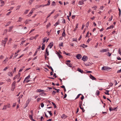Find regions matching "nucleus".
<instances>
[{
	"label": "nucleus",
	"mask_w": 121,
	"mask_h": 121,
	"mask_svg": "<svg viewBox=\"0 0 121 121\" xmlns=\"http://www.w3.org/2000/svg\"><path fill=\"white\" fill-rule=\"evenodd\" d=\"M59 46L60 47L63 46V43H60L59 45Z\"/></svg>",
	"instance_id": "obj_43"
},
{
	"label": "nucleus",
	"mask_w": 121,
	"mask_h": 121,
	"mask_svg": "<svg viewBox=\"0 0 121 121\" xmlns=\"http://www.w3.org/2000/svg\"><path fill=\"white\" fill-rule=\"evenodd\" d=\"M78 24H77L76 25V27H75V29H74L73 30V31H75V30H76L78 28Z\"/></svg>",
	"instance_id": "obj_36"
},
{
	"label": "nucleus",
	"mask_w": 121,
	"mask_h": 121,
	"mask_svg": "<svg viewBox=\"0 0 121 121\" xmlns=\"http://www.w3.org/2000/svg\"><path fill=\"white\" fill-rule=\"evenodd\" d=\"M39 35H36L33 38V39H36L37 37L39 36Z\"/></svg>",
	"instance_id": "obj_38"
},
{
	"label": "nucleus",
	"mask_w": 121,
	"mask_h": 121,
	"mask_svg": "<svg viewBox=\"0 0 121 121\" xmlns=\"http://www.w3.org/2000/svg\"><path fill=\"white\" fill-rule=\"evenodd\" d=\"M33 13V11L32 10H31L30 12L28 14V16H31L32 14Z\"/></svg>",
	"instance_id": "obj_25"
},
{
	"label": "nucleus",
	"mask_w": 121,
	"mask_h": 121,
	"mask_svg": "<svg viewBox=\"0 0 121 121\" xmlns=\"http://www.w3.org/2000/svg\"><path fill=\"white\" fill-rule=\"evenodd\" d=\"M30 75H29L27 77L25 78V79L23 81V82H25L26 80L29 79V78H30Z\"/></svg>",
	"instance_id": "obj_14"
},
{
	"label": "nucleus",
	"mask_w": 121,
	"mask_h": 121,
	"mask_svg": "<svg viewBox=\"0 0 121 121\" xmlns=\"http://www.w3.org/2000/svg\"><path fill=\"white\" fill-rule=\"evenodd\" d=\"M0 1L1 2V3L2 4L1 5V7L3 6L4 4V1H3V0H0Z\"/></svg>",
	"instance_id": "obj_17"
},
{
	"label": "nucleus",
	"mask_w": 121,
	"mask_h": 121,
	"mask_svg": "<svg viewBox=\"0 0 121 121\" xmlns=\"http://www.w3.org/2000/svg\"><path fill=\"white\" fill-rule=\"evenodd\" d=\"M53 77H55V78H56V77H57V76L56 75V74L55 73L53 75Z\"/></svg>",
	"instance_id": "obj_60"
},
{
	"label": "nucleus",
	"mask_w": 121,
	"mask_h": 121,
	"mask_svg": "<svg viewBox=\"0 0 121 121\" xmlns=\"http://www.w3.org/2000/svg\"><path fill=\"white\" fill-rule=\"evenodd\" d=\"M59 16V15L58 14H57L54 17V18L55 19H56V18L58 16Z\"/></svg>",
	"instance_id": "obj_54"
},
{
	"label": "nucleus",
	"mask_w": 121,
	"mask_h": 121,
	"mask_svg": "<svg viewBox=\"0 0 121 121\" xmlns=\"http://www.w3.org/2000/svg\"><path fill=\"white\" fill-rule=\"evenodd\" d=\"M82 101H80L79 102V107L82 110H83V108H82L81 107V105H82Z\"/></svg>",
	"instance_id": "obj_10"
},
{
	"label": "nucleus",
	"mask_w": 121,
	"mask_h": 121,
	"mask_svg": "<svg viewBox=\"0 0 121 121\" xmlns=\"http://www.w3.org/2000/svg\"><path fill=\"white\" fill-rule=\"evenodd\" d=\"M15 86H12L11 87V90L12 91H13L14 90V89L15 88Z\"/></svg>",
	"instance_id": "obj_24"
},
{
	"label": "nucleus",
	"mask_w": 121,
	"mask_h": 121,
	"mask_svg": "<svg viewBox=\"0 0 121 121\" xmlns=\"http://www.w3.org/2000/svg\"><path fill=\"white\" fill-rule=\"evenodd\" d=\"M13 7H11L10 8V9H9L8 11H10L11 10H12V9H13Z\"/></svg>",
	"instance_id": "obj_62"
},
{
	"label": "nucleus",
	"mask_w": 121,
	"mask_h": 121,
	"mask_svg": "<svg viewBox=\"0 0 121 121\" xmlns=\"http://www.w3.org/2000/svg\"><path fill=\"white\" fill-rule=\"evenodd\" d=\"M9 68V67H5V68L3 69V70L4 71H6L7 69H8Z\"/></svg>",
	"instance_id": "obj_51"
},
{
	"label": "nucleus",
	"mask_w": 121,
	"mask_h": 121,
	"mask_svg": "<svg viewBox=\"0 0 121 121\" xmlns=\"http://www.w3.org/2000/svg\"><path fill=\"white\" fill-rule=\"evenodd\" d=\"M118 10H119V17L121 15V9L120 8H118Z\"/></svg>",
	"instance_id": "obj_37"
},
{
	"label": "nucleus",
	"mask_w": 121,
	"mask_h": 121,
	"mask_svg": "<svg viewBox=\"0 0 121 121\" xmlns=\"http://www.w3.org/2000/svg\"><path fill=\"white\" fill-rule=\"evenodd\" d=\"M7 106H4L2 109L3 110H5L6 109Z\"/></svg>",
	"instance_id": "obj_52"
},
{
	"label": "nucleus",
	"mask_w": 121,
	"mask_h": 121,
	"mask_svg": "<svg viewBox=\"0 0 121 121\" xmlns=\"http://www.w3.org/2000/svg\"><path fill=\"white\" fill-rule=\"evenodd\" d=\"M29 11V10H26V11L24 12V14H27L28 13V12Z\"/></svg>",
	"instance_id": "obj_32"
},
{
	"label": "nucleus",
	"mask_w": 121,
	"mask_h": 121,
	"mask_svg": "<svg viewBox=\"0 0 121 121\" xmlns=\"http://www.w3.org/2000/svg\"><path fill=\"white\" fill-rule=\"evenodd\" d=\"M78 4H79L82 5L84 4V3L83 2V1H82V0L81 1H79L78 3Z\"/></svg>",
	"instance_id": "obj_15"
},
{
	"label": "nucleus",
	"mask_w": 121,
	"mask_h": 121,
	"mask_svg": "<svg viewBox=\"0 0 121 121\" xmlns=\"http://www.w3.org/2000/svg\"><path fill=\"white\" fill-rule=\"evenodd\" d=\"M90 78L92 80H95L96 79V78L94 77L91 74H90Z\"/></svg>",
	"instance_id": "obj_9"
},
{
	"label": "nucleus",
	"mask_w": 121,
	"mask_h": 121,
	"mask_svg": "<svg viewBox=\"0 0 121 121\" xmlns=\"http://www.w3.org/2000/svg\"><path fill=\"white\" fill-rule=\"evenodd\" d=\"M22 19V18L20 17L19 18V20L18 22H21Z\"/></svg>",
	"instance_id": "obj_40"
},
{
	"label": "nucleus",
	"mask_w": 121,
	"mask_h": 121,
	"mask_svg": "<svg viewBox=\"0 0 121 121\" xmlns=\"http://www.w3.org/2000/svg\"><path fill=\"white\" fill-rule=\"evenodd\" d=\"M99 90H97L96 92V95H98L99 94Z\"/></svg>",
	"instance_id": "obj_35"
},
{
	"label": "nucleus",
	"mask_w": 121,
	"mask_h": 121,
	"mask_svg": "<svg viewBox=\"0 0 121 121\" xmlns=\"http://www.w3.org/2000/svg\"><path fill=\"white\" fill-rule=\"evenodd\" d=\"M8 40V38H6L4 39V40H2V45H4V47H5V45L6 43V42Z\"/></svg>",
	"instance_id": "obj_1"
},
{
	"label": "nucleus",
	"mask_w": 121,
	"mask_h": 121,
	"mask_svg": "<svg viewBox=\"0 0 121 121\" xmlns=\"http://www.w3.org/2000/svg\"><path fill=\"white\" fill-rule=\"evenodd\" d=\"M47 66L48 67V68L49 69H51V70H52V72H53V71H54L53 70L51 66H50L48 65H47Z\"/></svg>",
	"instance_id": "obj_23"
},
{
	"label": "nucleus",
	"mask_w": 121,
	"mask_h": 121,
	"mask_svg": "<svg viewBox=\"0 0 121 121\" xmlns=\"http://www.w3.org/2000/svg\"><path fill=\"white\" fill-rule=\"evenodd\" d=\"M67 96V95L65 93V95H64V97L63 98L64 99L65 98H66Z\"/></svg>",
	"instance_id": "obj_61"
},
{
	"label": "nucleus",
	"mask_w": 121,
	"mask_h": 121,
	"mask_svg": "<svg viewBox=\"0 0 121 121\" xmlns=\"http://www.w3.org/2000/svg\"><path fill=\"white\" fill-rule=\"evenodd\" d=\"M41 107L42 108H43L44 106V104L43 103H42L41 104Z\"/></svg>",
	"instance_id": "obj_58"
},
{
	"label": "nucleus",
	"mask_w": 121,
	"mask_h": 121,
	"mask_svg": "<svg viewBox=\"0 0 121 121\" xmlns=\"http://www.w3.org/2000/svg\"><path fill=\"white\" fill-rule=\"evenodd\" d=\"M92 8H94V9L95 10V9L97 8V7L95 6H94L93 7H92Z\"/></svg>",
	"instance_id": "obj_57"
},
{
	"label": "nucleus",
	"mask_w": 121,
	"mask_h": 121,
	"mask_svg": "<svg viewBox=\"0 0 121 121\" xmlns=\"http://www.w3.org/2000/svg\"><path fill=\"white\" fill-rule=\"evenodd\" d=\"M17 75L18 76V78H19L20 75V73H19Z\"/></svg>",
	"instance_id": "obj_55"
},
{
	"label": "nucleus",
	"mask_w": 121,
	"mask_h": 121,
	"mask_svg": "<svg viewBox=\"0 0 121 121\" xmlns=\"http://www.w3.org/2000/svg\"><path fill=\"white\" fill-rule=\"evenodd\" d=\"M57 55L59 57V58H62V56L61 55L60 53H59L58 52H57Z\"/></svg>",
	"instance_id": "obj_11"
},
{
	"label": "nucleus",
	"mask_w": 121,
	"mask_h": 121,
	"mask_svg": "<svg viewBox=\"0 0 121 121\" xmlns=\"http://www.w3.org/2000/svg\"><path fill=\"white\" fill-rule=\"evenodd\" d=\"M109 51V50L108 48L106 49H102L100 50V52H108Z\"/></svg>",
	"instance_id": "obj_3"
},
{
	"label": "nucleus",
	"mask_w": 121,
	"mask_h": 121,
	"mask_svg": "<svg viewBox=\"0 0 121 121\" xmlns=\"http://www.w3.org/2000/svg\"><path fill=\"white\" fill-rule=\"evenodd\" d=\"M82 57L81 55L80 54H78L76 56V57L78 59H80Z\"/></svg>",
	"instance_id": "obj_7"
},
{
	"label": "nucleus",
	"mask_w": 121,
	"mask_h": 121,
	"mask_svg": "<svg viewBox=\"0 0 121 121\" xmlns=\"http://www.w3.org/2000/svg\"><path fill=\"white\" fill-rule=\"evenodd\" d=\"M17 78L18 79V76L17 75H16V76H15L14 78H13V80H14L15 79H16Z\"/></svg>",
	"instance_id": "obj_44"
},
{
	"label": "nucleus",
	"mask_w": 121,
	"mask_h": 121,
	"mask_svg": "<svg viewBox=\"0 0 121 121\" xmlns=\"http://www.w3.org/2000/svg\"><path fill=\"white\" fill-rule=\"evenodd\" d=\"M32 116H32V115H29V117L30 119L31 120H32V121H35V120L34 119H33Z\"/></svg>",
	"instance_id": "obj_21"
},
{
	"label": "nucleus",
	"mask_w": 121,
	"mask_h": 121,
	"mask_svg": "<svg viewBox=\"0 0 121 121\" xmlns=\"http://www.w3.org/2000/svg\"><path fill=\"white\" fill-rule=\"evenodd\" d=\"M17 45H16L14 44L13 46V48H16Z\"/></svg>",
	"instance_id": "obj_63"
},
{
	"label": "nucleus",
	"mask_w": 121,
	"mask_h": 121,
	"mask_svg": "<svg viewBox=\"0 0 121 121\" xmlns=\"http://www.w3.org/2000/svg\"><path fill=\"white\" fill-rule=\"evenodd\" d=\"M110 69V68H108V67H102V70H104V71H108V69Z\"/></svg>",
	"instance_id": "obj_4"
},
{
	"label": "nucleus",
	"mask_w": 121,
	"mask_h": 121,
	"mask_svg": "<svg viewBox=\"0 0 121 121\" xmlns=\"http://www.w3.org/2000/svg\"><path fill=\"white\" fill-rule=\"evenodd\" d=\"M65 30H64L63 32L62 33V35L63 37H65Z\"/></svg>",
	"instance_id": "obj_31"
},
{
	"label": "nucleus",
	"mask_w": 121,
	"mask_h": 121,
	"mask_svg": "<svg viewBox=\"0 0 121 121\" xmlns=\"http://www.w3.org/2000/svg\"><path fill=\"white\" fill-rule=\"evenodd\" d=\"M42 44L43 45L41 49L42 50H43L44 49L45 45L43 43H42Z\"/></svg>",
	"instance_id": "obj_22"
},
{
	"label": "nucleus",
	"mask_w": 121,
	"mask_h": 121,
	"mask_svg": "<svg viewBox=\"0 0 121 121\" xmlns=\"http://www.w3.org/2000/svg\"><path fill=\"white\" fill-rule=\"evenodd\" d=\"M34 0H30V1L29 2V3L30 5H31L33 3Z\"/></svg>",
	"instance_id": "obj_29"
},
{
	"label": "nucleus",
	"mask_w": 121,
	"mask_h": 121,
	"mask_svg": "<svg viewBox=\"0 0 121 121\" xmlns=\"http://www.w3.org/2000/svg\"><path fill=\"white\" fill-rule=\"evenodd\" d=\"M52 104H53V105L54 106V107L55 108H56V105L53 102H52Z\"/></svg>",
	"instance_id": "obj_34"
},
{
	"label": "nucleus",
	"mask_w": 121,
	"mask_h": 121,
	"mask_svg": "<svg viewBox=\"0 0 121 121\" xmlns=\"http://www.w3.org/2000/svg\"><path fill=\"white\" fill-rule=\"evenodd\" d=\"M56 92V91H53L52 92V94L53 95H55Z\"/></svg>",
	"instance_id": "obj_64"
},
{
	"label": "nucleus",
	"mask_w": 121,
	"mask_h": 121,
	"mask_svg": "<svg viewBox=\"0 0 121 121\" xmlns=\"http://www.w3.org/2000/svg\"><path fill=\"white\" fill-rule=\"evenodd\" d=\"M37 50H36L34 54V56H35L37 54Z\"/></svg>",
	"instance_id": "obj_53"
},
{
	"label": "nucleus",
	"mask_w": 121,
	"mask_h": 121,
	"mask_svg": "<svg viewBox=\"0 0 121 121\" xmlns=\"http://www.w3.org/2000/svg\"><path fill=\"white\" fill-rule=\"evenodd\" d=\"M13 55V53H12V54L11 55V56H10V57L9 58V59H11L12 58V57Z\"/></svg>",
	"instance_id": "obj_56"
},
{
	"label": "nucleus",
	"mask_w": 121,
	"mask_h": 121,
	"mask_svg": "<svg viewBox=\"0 0 121 121\" xmlns=\"http://www.w3.org/2000/svg\"><path fill=\"white\" fill-rule=\"evenodd\" d=\"M8 74L9 76H13V74L12 73L9 72L8 73Z\"/></svg>",
	"instance_id": "obj_28"
},
{
	"label": "nucleus",
	"mask_w": 121,
	"mask_h": 121,
	"mask_svg": "<svg viewBox=\"0 0 121 121\" xmlns=\"http://www.w3.org/2000/svg\"><path fill=\"white\" fill-rule=\"evenodd\" d=\"M105 90L106 91V92H104V93L105 94L108 95H109V94L108 93V92L109 91L107 90H106L105 89Z\"/></svg>",
	"instance_id": "obj_18"
},
{
	"label": "nucleus",
	"mask_w": 121,
	"mask_h": 121,
	"mask_svg": "<svg viewBox=\"0 0 121 121\" xmlns=\"http://www.w3.org/2000/svg\"><path fill=\"white\" fill-rule=\"evenodd\" d=\"M114 27V26L112 25L111 26H110L109 27H107L106 29V30H107L109 29H110L111 28H112Z\"/></svg>",
	"instance_id": "obj_20"
},
{
	"label": "nucleus",
	"mask_w": 121,
	"mask_h": 121,
	"mask_svg": "<svg viewBox=\"0 0 121 121\" xmlns=\"http://www.w3.org/2000/svg\"><path fill=\"white\" fill-rule=\"evenodd\" d=\"M92 63L90 62H87L86 63H85V65L86 66H88L91 65H92Z\"/></svg>",
	"instance_id": "obj_8"
},
{
	"label": "nucleus",
	"mask_w": 121,
	"mask_h": 121,
	"mask_svg": "<svg viewBox=\"0 0 121 121\" xmlns=\"http://www.w3.org/2000/svg\"><path fill=\"white\" fill-rule=\"evenodd\" d=\"M44 120V118L42 116L40 118V121H43Z\"/></svg>",
	"instance_id": "obj_49"
},
{
	"label": "nucleus",
	"mask_w": 121,
	"mask_h": 121,
	"mask_svg": "<svg viewBox=\"0 0 121 121\" xmlns=\"http://www.w3.org/2000/svg\"><path fill=\"white\" fill-rule=\"evenodd\" d=\"M89 22H87L86 23V26L87 27V28H88V26L89 25Z\"/></svg>",
	"instance_id": "obj_42"
},
{
	"label": "nucleus",
	"mask_w": 121,
	"mask_h": 121,
	"mask_svg": "<svg viewBox=\"0 0 121 121\" xmlns=\"http://www.w3.org/2000/svg\"><path fill=\"white\" fill-rule=\"evenodd\" d=\"M82 47H83V48H85L87 46L86 45H85L84 44H83L81 46Z\"/></svg>",
	"instance_id": "obj_41"
},
{
	"label": "nucleus",
	"mask_w": 121,
	"mask_h": 121,
	"mask_svg": "<svg viewBox=\"0 0 121 121\" xmlns=\"http://www.w3.org/2000/svg\"><path fill=\"white\" fill-rule=\"evenodd\" d=\"M8 58L6 57V59L4 60L3 61V63H4V64H5L6 63V62L8 61Z\"/></svg>",
	"instance_id": "obj_16"
},
{
	"label": "nucleus",
	"mask_w": 121,
	"mask_h": 121,
	"mask_svg": "<svg viewBox=\"0 0 121 121\" xmlns=\"http://www.w3.org/2000/svg\"><path fill=\"white\" fill-rule=\"evenodd\" d=\"M108 56H110L111 55V53H110L109 52H108Z\"/></svg>",
	"instance_id": "obj_48"
},
{
	"label": "nucleus",
	"mask_w": 121,
	"mask_h": 121,
	"mask_svg": "<svg viewBox=\"0 0 121 121\" xmlns=\"http://www.w3.org/2000/svg\"><path fill=\"white\" fill-rule=\"evenodd\" d=\"M53 43L52 42H51L48 45L47 47V48H48V47H50V48H51L53 46Z\"/></svg>",
	"instance_id": "obj_5"
},
{
	"label": "nucleus",
	"mask_w": 121,
	"mask_h": 121,
	"mask_svg": "<svg viewBox=\"0 0 121 121\" xmlns=\"http://www.w3.org/2000/svg\"><path fill=\"white\" fill-rule=\"evenodd\" d=\"M16 82L15 81H14L12 84V86H15V84Z\"/></svg>",
	"instance_id": "obj_33"
},
{
	"label": "nucleus",
	"mask_w": 121,
	"mask_h": 121,
	"mask_svg": "<svg viewBox=\"0 0 121 121\" xmlns=\"http://www.w3.org/2000/svg\"><path fill=\"white\" fill-rule=\"evenodd\" d=\"M88 59V57L87 56H84L82 58V60L84 61H87Z\"/></svg>",
	"instance_id": "obj_2"
},
{
	"label": "nucleus",
	"mask_w": 121,
	"mask_h": 121,
	"mask_svg": "<svg viewBox=\"0 0 121 121\" xmlns=\"http://www.w3.org/2000/svg\"><path fill=\"white\" fill-rule=\"evenodd\" d=\"M56 5V3L55 2L53 1L52 3V5L55 6Z\"/></svg>",
	"instance_id": "obj_39"
},
{
	"label": "nucleus",
	"mask_w": 121,
	"mask_h": 121,
	"mask_svg": "<svg viewBox=\"0 0 121 121\" xmlns=\"http://www.w3.org/2000/svg\"><path fill=\"white\" fill-rule=\"evenodd\" d=\"M66 64L69 67H72V65L70 63H66Z\"/></svg>",
	"instance_id": "obj_27"
},
{
	"label": "nucleus",
	"mask_w": 121,
	"mask_h": 121,
	"mask_svg": "<svg viewBox=\"0 0 121 121\" xmlns=\"http://www.w3.org/2000/svg\"><path fill=\"white\" fill-rule=\"evenodd\" d=\"M13 26H11L10 27H9V32H10L11 31V30L13 29Z\"/></svg>",
	"instance_id": "obj_30"
},
{
	"label": "nucleus",
	"mask_w": 121,
	"mask_h": 121,
	"mask_svg": "<svg viewBox=\"0 0 121 121\" xmlns=\"http://www.w3.org/2000/svg\"><path fill=\"white\" fill-rule=\"evenodd\" d=\"M51 24L50 23H49L46 26V27L47 28H48V27H49L51 25Z\"/></svg>",
	"instance_id": "obj_46"
},
{
	"label": "nucleus",
	"mask_w": 121,
	"mask_h": 121,
	"mask_svg": "<svg viewBox=\"0 0 121 121\" xmlns=\"http://www.w3.org/2000/svg\"><path fill=\"white\" fill-rule=\"evenodd\" d=\"M77 70L79 72L81 73H83V71L82 69H81L79 68H78L77 69Z\"/></svg>",
	"instance_id": "obj_12"
},
{
	"label": "nucleus",
	"mask_w": 121,
	"mask_h": 121,
	"mask_svg": "<svg viewBox=\"0 0 121 121\" xmlns=\"http://www.w3.org/2000/svg\"><path fill=\"white\" fill-rule=\"evenodd\" d=\"M61 117L62 118L65 119L67 117L65 114H63Z\"/></svg>",
	"instance_id": "obj_19"
},
{
	"label": "nucleus",
	"mask_w": 121,
	"mask_h": 121,
	"mask_svg": "<svg viewBox=\"0 0 121 121\" xmlns=\"http://www.w3.org/2000/svg\"><path fill=\"white\" fill-rule=\"evenodd\" d=\"M50 4V0H49L48 1V3L47 4L45 5V6H47L49 5Z\"/></svg>",
	"instance_id": "obj_26"
},
{
	"label": "nucleus",
	"mask_w": 121,
	"mask_h": 121,
	"mask_svg": "<svg viewBox=\"0 0 121 121\" xmlns=\"http://www.w3.org/2000/svg\"><path fill=\"white\" fill-rule=\"evenodd\" d=\"M59 24V22L58 21L56 23V24L55 25H54V26H56L58 25Z\"/></svg>",
	"instance_id": "obj_45"
},
{
	"label": "nucleus",
	"mask_w": 121,
	"mask_h": 121,
	"mask_svg": "<svg viewBox=\"0 0 121 121\" xmlns=\"http://www.w3.org/2000/svg\"><path fill=\"white\" fill-rule=\"evenodd\" d=\"M11 22H8L6 24V26H8L10 23Z\"/></svg>",
	"instance_id": "obj_50"
},
{
	"label": "nucleus",
	"mask_w": 121,
	"mask_h": 121,
	"mask_svg": "<svg viewBox=\"0 0 121 121\" xmlns=\"http://www.w3.org/2000/svg\"><path fill=\"white\" fill-rule=\"evenodd\" d=\"M46 54L48 56L49 55V52L48 51V48H46V50L45 55H46Z\"/></svg>",
	"instance_id": "obj_13"
},
{
	"label": "nucleus",
	"mask_w": 121,
	"mask_h": 121,
	"mask_svg": "<svg viewBox=\"0 0 121 121\" xmlns=\"http://www.w3.org/2000/svg\"><path fill=\"white\" fill-rule=\"evenodd\" d=\"M63 21H62V23H65V21L64 19H63Z\"/></svg>",
	"instance_id": "obj_59"
},
{
	"label": "nucleus",
	"mask_w": 121,
	"mask_h": 121,
	"mask_svg": "<svg viewBox=\"0 0 121 121\" xmlns=\"http://www.w3.org/2000/svg\"><path fill=\"white\" fill-rule=\"evenodd\" d=\"M20 7H21V6H20V5H19V6H17V8L16 9V10H18L20 9Z\"/></svg>",
	"instance_id": "obj_47"
},
{
	"label": "nucleus",
	"mask_w": 121,
	"mask_h": 121,
	"mask_svg": "<svg viewBox=\"0 0 121 121\" xmlns=\"http://www.w3.org/2000/svg\"><path fill=\"white\" fill-rule=\"evenodd\" d=\"M44 91L43 90H41L40 89H38L37 90V92H43V93L44 94H46L44 93L43 92Z\"/></svg>",
	"instance_id": "obj_6"
}]
</instances>
